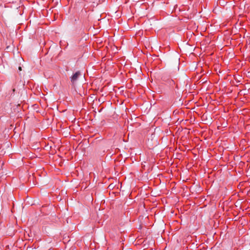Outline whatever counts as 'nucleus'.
Returning <instances> with one entry per match:
<instances>
[{
  "label": "nucleus",
  "instance_id": "nucleus-2",
  "mask_svg": "<svg viewBox=\"0 0 250 250\" xmlns=\"http://www.w3.org/2000/svg\"><path fill=\"white\" fill-rule=\"evenodd\" d=\"M18 69H19V70L20 71H21V70H22V68H21V66H19V68H18Z\"/></svg>",
  "mask_w": 250,
  "mask_h": 250
},
{
  "label": "nucleus",
  "instance_id": "nucleus-1",
  "mask_svg": "<svg viewBox=\"0 0 250 250\" xmlns=\"http://www.w3.org/2000/svg\"><path fill=\"white\" fill-rule=\"evenodd\" d=\"M81 75V72L79 71L76 72L71 77V82L74 84L78 80V77Z\"/></svg>",
  "mask_w": 250,
  "mask_h": 250
}]
</instances>
